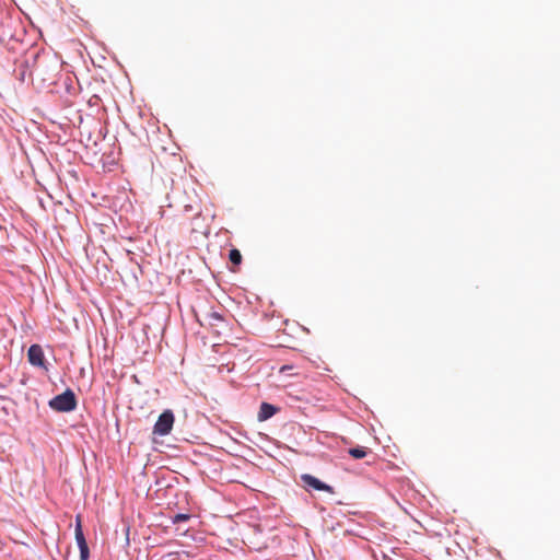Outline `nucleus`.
<instances>
[{"mask_svg":"<svg viewBox=\"0 0 560 560\" xmlns=\"http://www.w3.org/2000/svg\"><path fill=\"white\" fill-rule=\"evenodd\" d=\"M49 407L59 412H69L77 408V398L71 389H67L49 400Z\"/></svg>","mask_w":560,"mask_h":560,"instance_id":"obj_1","label":"nucleus"},{"mask_svg":"<svg viewBox=\"0 0 560 560\" xmlns=\"http://www.w3.org/2000/svg\"><path fill=\"white\" fill-rule=\"evenodd\" d=\"M174 424V415L171 410L162 412L154 424L153 433L166 435L171 432Z\"/></svg>","mask_w":560,"mask_h":560,"instance_id":"obj_2","label":"nucleus"},{"mask_svg":"<svg viewBox=\"0 0 560 560\" xmlns=\"http://www.w3.org/2000/svg\"><path fill=\"white\" fill-rule=\"evenodd\" d=\"M74 536H75L78 547L80 549V559L88 560L90 557V551H89L88 542L85 540V537H84V534L82 530V520H81L80 514H78L75 517Z\"/></svg>","mask_w":560,"mask_h":560,"instance_id":"obj_3","label":"nucleus"},{"mask_svg":"<svg viewBox=\"0 0 560 560\" xmlns=\"http://www.w3.org/2000/svg\"><path fill=\"white\" fill-rule=\"evenodd\" d=\"M201 325H207L213 329V332L219 336L221 329L225 326L224 317L218 312H209L203 316Z\"/></svg>","mask_w":560,"mask_h":560,"instance_id":"obj_4","label":"nucleus"},{"mask_svg":"<svg viewBox=\"0 0 560 560\" xmlns=\"http://www.w3.org/2000/svg\"><path fill=\"white\" fill-rule=\"evenodd\" d=\"M301 480L303 481V483L306 487L313 488V489L318 490V491H326V492H329V493H334L332 487L322 482L319 479H317L316 477H314L312 475L303 474L301 476Z\"/></svg>","mask_w":560,"mask_h":560,"instance_id":"obj_5","label":"nucleus"},{"mask_svg":"<svg viewBox=\"0 0 560 560\" xmlns=\"http://www.w3.org/2000/svg\"><path fill=\"white\" fill-rule=\"evenodd\" d=\"M28 362L34 366H43L45 357L39 345H32L27 351Z\"/></svg>","mask_w":560,"mask_h":560,"instance_id":"obj_6","label":"nucleus"},{"mask_svg":"<svg viewBox=\"0 0 560 560\" xmlns=\"http://www.w3.org/2000/svg\"><path fill=\"white\" fill-rule=\"evenodd\" d=\"M277 412V408L268 402H262L258 412V420L265 421Z\"/></svg>","mask_w":560,"mask_h":560,"instance_id":"obj_7","label":"nucleus"},{"mask_svg":"<svg viewBox=\"0 0 560 560\" xmlns=\"http://www.w3.org/2000/svg\"><path fill=\"white\" fill-rule=\"evenodd\" d=\"M348 453L355 459H361L366 456L368 451L366 447L358 446L349 448Z\"/></svg>","mask_w":560,"mask_h":560,"instance_id":"obj_8","label":"nucleus"},{"mask_svg":"<svg viewBox=\"0 0 560 560\" xmlns=\"http://www.w3.org/2000/svg\"><path fill=\"white\" fill-rule=\"evenodd\" d=\"M229 259L233 265L238 266L242 262L241 252L236 248L231 249L229 254Z\"/></svg>","mask_w":560,"mask_h":560,"instance_id":"obj_9","label":"nucleus"},{"mask_svg":"<svg viewBox=\"0 0 560 560\" xmlns=\"http://www.w3.org/2000/svg\"><path fill=\"white\" fill-rule=\"evenodd\" d=\"M190 518L189 514L178 513L172 517L174 524L186 522Z\"/></svg>","mask_w":560,"mask_h":560,"instance_id":"obj_10","label":"nucleus"},{"mask_svg":"<svg viewBox=\"0 0 560 560\" xmlns=\"http://www.w3.org/2000/svg\"><path fill=\"white\" fill-rule=\"evenodd\" d=\"M191 210H194L192 205H186L185 206V211H191Z\"/></svg>","mask_w":560,"mask_h":560,"instance_id":"obj_11","label":"nucleus"},{"mask_svg":"<svg viewBox=\"0 0 560 560\" xmlns=\"http://www.w3.org/2000/svg\"><path fill=\"white\" fill-rule=\"evenodd\" d=\"M289 369H291V366L283 365V366L281 368V372H284V371H285V372H289Z\"/></svg>","mask_w":560,"mask_h":560,"instance_id":"obj_12","label":"nucleus"},{"mask_svg":"<svg viewBox=\"0 0 560 560\" xmlns=\"http://www.w3.org/2000/svg\"><path fill=\"white\" fill-rule=\"evenodd\" d=\"M289 369H291V366L283 365V366L281 368V372H284V371H285V372H289Z\"/></svg>","mask_w":560,"mask_h":560,"instance_id":"obj_13","label":"nucleus"}]
</instances>
